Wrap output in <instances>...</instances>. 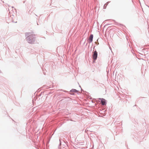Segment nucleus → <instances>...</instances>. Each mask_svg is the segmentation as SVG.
<instances>
[{"instance_id": "nucleus-1", "label": "nucleus", "mask_w": 149, "mask_h": 149, "mask_svg": "<svg viewBox=\"0 0 149 149\" xmlns=\"http://www.w3.org/2000/svg\"><path fill=\"white\" fill-rule=\"evenodd\" d=\"M34 35H31L27 38V40H28V42L29 43H33L34 41V39L33 38H32V40L31 41L29 39L30 38H32L33 37Z\"/></svg>"}, {"instance_id": "nucleus-2", "label": "nucleus", "mask_w": 149, "mask_h": 149, "mask_svg": "<svg viewBox=\"0 0 149 149\" xmlns=\"http://www.w3.org/2000/svg\"><path fill=\"white\" fill-rule=\"evenodd\" d=\"M97 52L95 51L94 52L93 56V59L95 60L96 59L97 57Z\"/></svg>"}, {"instance_id": "nucleus-3", "label": "nucleus", "mask_w": 149, "mask_h": 149, "mask_svg": "<svg viewBox=\"0 0 149 149\" xmlns=\"http://www.w3.org/2000/svg\"><path fill=\"white\" fill-rule=\"evenodd\" d=\"M102 104V105H104L105 104V100L104 99H101Z\"/></svg>"}, {"instance_id": "nucleus-4", "label": "nucleus", "mask_w": 149, "mask_h": 149, "mask_svg": "<svg viewBox=\"0 0 149 149\" xmlns=\"http://www.w3.org/2000/svg\"><path fill=\"white\" fill-rule=\"evenodd\" d=\"M93 35H91L89 38V39L90 40L91 42L93 41Z\"/></svg>"}, {"instance_id": "nucleus-5", "label": "nucleus", "mask_w": 149, "mask_h": 149, "mask_svg": "<svg viewBox=\"0 0 149 149\" xmlns=\"http://www.w3.org/2000/svg\"><path fill=\"white\" fill-rule=\"evenodd\" d=\"M72 91L73 92H77V91L76 90L74 89L72 90Z\"/></svg>"}]
</instances>
